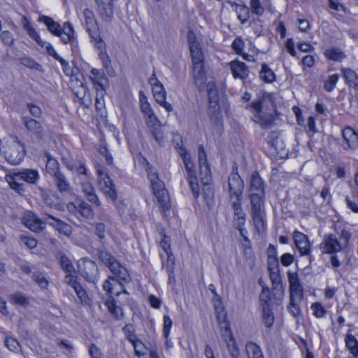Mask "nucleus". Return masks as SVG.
I'll return each instance as SVG.
<instances>
[{"instance_id": "obj_24", "label": "nucleus", "mask_w": 358, "mask_h": 358, "mask_svg": "<svg viewBox=\"0 0 358 358\" xmlns=\"http://www.w3.org/2000/svg\"><path fill=\"white\" fill-rule=\"evenodd\" d=\"M46 222L59 234H64L66 236H69L71 235L72 231L71 227L62 220L49 215Z\"/></svg>"}, {"instance_id": "obj_49", "label": "nucleus", "mask_w": 358, "mask_h": 358, "mask_svg": "<svg viewBox=\"0 0 358 358\" xmlns=\"http://www.w3.org/2000/svg\"><path fill=\"white\" fill-rule=\"evenodd\" d=\"M273 264L271 262H268V269L272 271L271 272V279L273 282H278L280 281V277L278 274V262L276 258H274L273 260Z\"/></svg>"}, {"instance_id": "obj_59", "label": "nucleus", "mask_w": 358, "mask_h": 358, "mask_svg": "<svg viewBox=\"0 0 358 358\" xmlns=\"http://www.w3.org/2000/svg\"><path fill=\"white\" fill-rule=\"evenodd\" d=\"M260 301L262 306H270V302H271V297H270V292L268 289H263L260 296H259Z\"/></svg>"}, {"instance_id": "obj_34", "label": "nucleus", "mask_w": 358, "mask_h": 358, "mask_svg": "<svg viewBox=\"0 0 358 358\" xmlns=\"http://www.w3.org/2000/svg\"><path fill=\"white\" fill-rule=\"evenodd\" d=\"M104 303L115 320H120L123 317L122 308L116 304L114 299H108Z\"/></svg>"}, {"instance_id": "obj_5", "label": "nucleus", "mask_w": 358, "mask_h": 358, "mask_svg": "<svg viewBox=\"0 0 358 358\" xmlns=\"http://www.w3.org/2000/svg\"><path fill=\"white\" fill-rule=\"evenodd\" d=\"M350 236V234L345 230L341 231L338 238L332 234L325 235L320 245V249L327 254L339 252L348 247Z\"/></svg>"}, {"instance_id": "obj_64", "label": "nucleus", "mask_w": 358, "mask_h": 358, "mask_svg": "<svg viewBox=\"0 0 358 358\" xmlns=\"http://www.w3.org/2000/svg\"><path fill=\"white\" fill-rule=\"evenodd\" d=\"M231 46L236 54L241 55L244 48V42L241 38H236L234 40Z\"/></svg>"}, {"instance_id": "obj_10", "label": "nucleus", "mask_w": 358, "mask_h": 358, "mask_svg": "<svg viewBox=\"0 0 358 358\" xmlns=\"http://www.w3.org/2000/svg\"><path fill=\"white\" fill-rule=\"evenodd\" d=\"M149 84L152 87L153 96L162 107L164 108L166 111L171 112L173 106L168 103L166 100V92L162 83L157 78L156 73H152L149 78Z\"/></svg>"}, {"instance_id": "obj_40", "label": "nucleus", "mask_w": 358, "mask_h": 358, "mask_svg": "<svg viewBox=\"0 0 358 358\" xmlns=\"http://www.w3.org/2000/svg\"><path fill=\"white\" fill-rule=\"evenodd\" d=\"M259 76L262 80L268 83H273L275 80L273 71L266 64L262 65Z\"/></svg>"}, {"instance_id": "obj_39", "label": "nucleus", "mask_w": 358, "mask_h": 358, "mask_svg": "<svg viewBox=\"0 0 358 358\" xmlns=\"http://www.w3.org/2000/svg\"><path fill=\"white\" fill-rule=\"evenodd\" d=\"M83 191L87 196L88 200L92 202L96 203L97 206L100 205V201L94 192V189L92 185L90 183L85 182L82 185Z\"/></svg>"}, {"instance_id": "obj_52", "label": "nucleus", "mask_w": 358, "mask_h": 358, "mask_svg": "<svg viewBox=\"0 0 358 358\" xmlns=\"http://www.w3.org/2000/svg\"><path fill=\"white\" fill-rule=\"evenodd\" d=\"M310 308L313 312V315L317 318L323 317L326 314V310L320 303H313Z\"/></svg>"}, {"instance_id": "obj_47", "label": "nucleus", "mask_w": 358, "mask_h": 358, "mask_svg": "<svg viewBox=\"0 0 358 358\" xmlns=\"http://www.w3.org/2000/svg\"><path fill=\"white\" fill-rule=\"evenodd\" d=\"M301 299V296H289V304L288 310L290 313L295 317L300 315V308L297 303V301Z\"/></svg>"}, {"instance_id": "obj_33", "label": "nucleus", "mask_w": 358, "mask_h": 358, "mask_svg": "<svg viewBox=\"0 0 358 358\" xmlns=\"http://www.w3.org/2000/svg\"><path fill=\"white\" fill-rule=\"evenodd\" d=\"M86 28L88 33H92L99 30L96 20L94 16V13L89 9H85L83 11Z\"/></svg>"}, {"instance_id": "obj_36", "label": "nucleus", "mask_w": 358, "mask_h": 358, "mask_svg": "<svg viewBox=\"0 0 358 358\" xmlns=\"http://www.w3.org/2000/svg\"><path fill=\"white\" fill-rule=\"evenodd\" d=\"M98 10L99 14L106 20L109 19L113 13V8L111 1H99Z\"/></svg>"}, {"instance_id": "obj_1", "label": "nucleus", "mask_w": 358, "mask_h": 358, "mask_svg": "<svg viewBox=\"0 0 358 358\" xmlns=\"http://www.w3.org/2000/svg\"><path fill=\"white\" fill-rule=\"evenodd\" d=\"M115 277L109 276L104 282L103 288L108 294L119 296L124 294L129 296V292L124 288V283H129L130 276L127 269L115 259L108 266Z\"/></svg>"}, {"instance_id": "obj_27", "label": "nucleus", "mask_w": 358, "mask_h": 358, "mask_svg": "<svg viewBox=\"0 0 358 358\" xmlns=\"http://www.w3.org/2000/svg\"><path fill=\"white\" fill-rule=\"evenodd\" d=\"M343 137L350 149L358 147V134L350 127H346L342 132Z\"/></svg>"}, {"instance_id": "obj_23", "label": "nucleus", "mask_w": 358, "mask_h": 358, "mask_svg": "<svg viewBox=\"0 0 358 358\" xmlns=\"http://www.w3.org/2000/svg\"><path fill=\"white\" fill-rule=\"evenodd\" d=\"M65 282L70 285L76 292L78 297L82 302L87 303L88 296L86 292L83 289L81 285L78 282L77 279L73 275H66Z\"/></svg>"}, {"instance_id": "obj_18", "label": "nucleus", "mask_w": 358, "mask_h": 358, "mask_svg": "<svg viewBox=\"0 0 358 358\" xmlns=\"http://www.w3.org/2000/svg\"><path fill=\"white\" fill-rule=\"evenodd\" d=\"M223 336L227 345L228 352L231 357L238 358L240 356V350L229 326L226 327Z\"/></svg>"}, {"instance_id": "obj_61", "label": "nucleus", "mask_w": 358, "mask_h": 358, "mask_svg": "<svg viewBox=\"0 0 358 358\" xmlns=\"http://www.w3.org/2000/svg\"><path fill=\"white\" fill-rule=\"evenodd\" d=\"M91 358H103V355L99 348L95 344H92L89 349Z\"/></svg>"}, {"instance_id": "obj_62", "label": "nucleus", "mask_w": 358, "mask_h": 358, "mask_svg": "<svg viewBox=\"0 0 358 358\" xmlns=\"http://www.w3.org/2000/svg\"><path fill=\"white\" fill-rule=\"evenodd\" d=\"M21 241L29 249H34L37 246L38 241L29 236H22L20 238Z\"/></svg>"}, {"instance_id": "obj_50", "label": "nucleus", "mask_w": 358, "mask_h": 358, "mask_svg": "<svg viewBox=\"0 0 358 358\" xmlns=\"http://www.w3.org/2000/svg\"><path fill=\"white\" fill-rule=\"evenodd\" d=\"M99 152L107 165H111L113 164V157L108 153V148L104 143L100 145L99 148Z\"/></svg>"}, {"instance_id": "obj_57", "label": "nucleus", "mask_w": 358, "mask_h": 358, "mask_svg": "<svg viewBox=\"0 0 358 358\" xmlns=\"http://www.w3.org/2000/svg\"><path fill=\"white\" fill-rule=\"evenodd\" d=\"M6 347L12 352H17L20 349V344L17 341L13 338L8 337L5 340Z\"/></svg>"}, {"instance_id": "obj_28", "label": "nucleus", "mask_w": 358, "mask_h": 358, "mask_svg": "<svg viewBox=\"0 0 358 358\" xmlns=\"http://www.w3.org/2000/svg\"><path fill=\"white\" fill-rule=\"evenodd\" d=\"M234 208V221L236 228L244 227L246 221V215L241 208V203L236 202L231 203Z\"/></svg>"}, {"instance_id": "obj_31", "label": "nucleus", "mask_w": 358, "mask_h": 358, "mask_svg": "<svg viewBox=\"0 0 358 358\" xmlns=\"http://www.w3.org/2000/svg\"><path fill=\"white\" fill-rule=\"evenodd\" d=\"M94 47L101 52V55L106 57V44L100 36L99 31L89 34Z\"/></svg>"}, {"instance_id": "obj_21", "label": "nucleus", "mask_w": 358, "mask_h": 358, "mask_svg": "<svg viewBox=\"0 0 358 358\" xmlns=\"http://www.w3.org/2000/svg\"><path fill=\"white\" fill-rule=\"evenodd\" d=\"M229 66L234 78L243 80L248 76L249 70L245 63L234 60L229 63Z\"/></svg>"}, {"instance_id": "obj_29", "label": "nucleus", "mask_w": 358, "mask_h": 358, "mask_svg": "<svg viewBox=\"0 0 358 358\" xmlns=\"http://www.w3.org/2000/svg\"><path fill=\"white\" fill-rule=\"evenodd\" d=\"M289 283V296H301V288L296 273L288 272Z\"/></svg>"}, {"instance_id": "obj_60", "label": "nucleus", "mask_w": 358, "mask_h": 358, "mask_svg": "<svg viewBox=\"0 0 358 358\" xmlns=\"http://www.w3.org/2000/svg\"><path fill=\"white\" fill-rule=\"evenodd\" d=\"M209 105L210 108L213 110L214 113H220V106L218 103V97L217 95H210L209 96Z\"/></svg>"}, {"instance_id": "obj_43", "label": "nucleus", "mask_w": 358, "mask_h": 358, "mask_svg": "<svg viewBox=\"0 0 358 358\" xmlns=\"http://www.w3.org/2000/svg\"><path fill=\"white\" fill-rule=\"evenodd\" d=\"M180 154L182 157L183 162L185 164L188 177L191 176V175H196L194 165L190 155L183 150H182Z\"/></svg>"}, {"instance_id": "obj_20", "label": "nucleus", "mask_w": 358, "mask_h": 358, "mask_svg": "<svg viewBox=\"0 0 358 358\" xmlns=\"http://www.w3.org/2000/svg\"><path fill=\"white\" fill-rule=\"evenodd\" d=\"M193 64V77L196 85L199 89L204 87V83L206 82V75L204 69L203 62H194Z\"/></svg>"}, {"instance_id": "obj_48", "label": "nucleus", "mask_w": 358, "mask_h": 358, "mask_svg": "<svg viewBox=\"0 0 358 358\" xmlns=\"http://www.w3.org/2000/svg\"><path fill=\"white\" fill-rule=\"evenodd\" d=\"M78 215H80L84 218L90 219L93 217V212L88 203L82 201L79 203Z\"/></svg>"}, {"instance_id": "obj_55", "label": "nucleus", "mask_w": 358, "mask_h": 358, "mask_svg": "<svg viewBox=\"0 0 358 358\" xmlns=\"http://www.w3.org/2000/svg\"><path fill=\"white\" fill-rule=\"evenodd\" d=\"M189 186L192 191L196 197L199 195V187L198 184V180L196 175H191L188 177Z\"/></svg>"}, {"instance_id": "obj_46", "label": "nucleus", "mask_w": 358, "mask_h": 358, "mask_svg": "<svg viewBox=\"0 0 358 358\" xmlns=\"http://www.w3.org/2000/svg\"><path fill=\"white\" fill-rule=\"evenodd\" d=\"M9 301L13 304L20 305L22 306H27L29 303V300L24 295L21 293H15L9 296Z\"/></svg>"}, {"instance_id": "obj_26", "label": "nucleus", "mask_w": 358, "mask_h": 358, "mask_svg": "<svg viewBox=\"0 0 358 358\" xmlns=\"http://www.w3.org/2000/svg\"><path fill=\"white\" fill-rule=\"evenodd\" d=\"M251 224L253 225L256 232L262 234L266 229V213L250 214Z\"/></svg>"}, {"instance_id": "obj_8", "label": "nucleus", "mask_w": 358, "mask_h": 358, "mask_svg": "<svg viewBox=\"0 0 358 358\" xmlns=\"http://www.w3.org/2000/svg\"><path fill=\"white\" fill-rule=\"evenodd\" d=\"M102 159L94 163L98 176V187L99 190L113 201H116L117 196L115 184L108 174L106 167L101 163Z\"/></svg>"}, {"instance_id": "obj_35", "label": "nucleus", "mask_w": 358, "mask_h": 358, "mask_svg": "<svg viewBox=\"0 0 358 358\" xmlns=\"http://www.w3.org/2000/svg\"><path fill=\"white\" fill-rule=\"evenodd\" d=\"M44 157L46 158V171L54 176L57 173H60L57 161L48 152H44Z\"/></svg>"}, {"instance_id": "obj_15", "label": "nucleus", "mask_w": 358, "mask_h": 358, "mask_svg": "<svg viewBox=\"0 0 358 358\" xmlns=\"http://www.w3.org/2000/svg\"><path fill=\"white\" fill-rule=\"evenodd\" d=\"M293 239L295 246L301 255H308L310 253L311 244L306 235L300 231H295L293 233Z\"/></svg>"}, {"instance_id": "obj_37", "label": "nucleus", "mask_w": 358, "mask_h": 358, "mask_svg": "<svg viewBox=\"0 0 358 358\" xmlns=\"http://www.w3.org/2000/svg\"><path fill=\"white\" fill-rule=\"evenodd\" d=\"M55 182L61 192H68L71 190V186L66 177L62 173L56 174Z\"/></svg>"}, {"instance_id": "obj_54", "label": "nucleus", "mask_w": 358, "mask_h": 358, "mask_svg": "<svg viewBox=\"0 0 358 358\" xmlns=\"http://www.w3.org/2000/svg\"><path fill=\"white\" fill-rule=\"evenodd\" d=\"M338 80V76L337 74L331 75L329 77L327 80L324 83V89L327 92H331L336 87V85Z\"/></svg>"}, {"instance_id": "obj_6", "label": "nucleus", "mask_w": 358, "mask_h": 358, "mask_svg": "<svg viewBox=\"0 0 358 358\" xmlns=\"http://www.w3.org/2000/svg\"><path fill=\"white\" fill-rule=\"evenodd\" d=\"M38 21L44 23L52 34L60 37L64 43H71L76 40L75 31L71 23L65 22L61 27L51 17L45 15L39 17Z\"/></svg>"}, {"instance_id": "obj_17", "label": "nucleus", "mask_w": 358, "mask_h": 358, "mask_svg": "<svg viewBox=\"0 0 358 358\" xmlns=\"http://www.w3.org/2000/svg\"><path fill=\"white\" fill-rule=\"evenodd\" d=\"M199 162L200 166L201 181L203 185H207L211 181L210 170L207 162V159L203 150L201 149L199 152Z\"/></svg>"}, {"instance_id": "obj_58", "label": "nucleus", "mask_w": 358, "mask_h": 358, "mask_svg": "<svg viewBox=\"0 0 358 358\" xmlns=\"http://www.w3.org/2000/svg\"><path fill=\"white\" fill-rule=\"evenodd\" d=\"M172 320L170 318L169 316L168 315H164V331H163V334H164V336L165 338H169V336L170 334V332H171V327H172Z\"/></svg>"}, {"instance_id": "obj_25", "label": "nucleus", "mask_w": 358, "mask_h": 358, "mask_svg": "<svg viewBox=\"0 0 358 358\" xmlns=\"http://www.w3.org/2000/svg\"><path fill=\"white\" fill-rule=\"evenodd\" d=\"M24 124L26 129L33 135L41 138L43 134V129L40 122L34 119L24 117Z\"/></svg>"}, {"instance_id": "obj_2", "label": "nucleus", "mask_w": 358, "mask_h": 358, "mask_svg": "<svg viewBox=\"0 0 358 358\" xmlns=\"http://www.w3.org/2000/svg\"><path fill=\"white\" fill-rule=\"evenodd\" d=\"M139 103L141 111L143 115L146 126L155 140L159 143H162L164 141V136L160 131L162 122L149 103L147 96L142 91L140 92L139 94Z\"/></svg>"}, {"instance_id": "obj_42", "label": "nucleus", "mask_w": 358, "mask_h": 358, "mask_svg": "<svg viewBox=\"0 0 358 358\" xmlns=\"http://www.w3.org/2000/svg\"><path fill=\"white\" fill-rule=\"evenodd\" d=\"M274 314L271 311L270 306H263L262 308V321L264 325L270 328L274 322Z\"/></svg>"}, {"instance_id": "obj_7", "label": "nucleus", "mask_w": 358, "mask_h": 358, "mask_svg": "<svg viewBox=\"0 0 358 358\" xmlns=\"http://www.w3.org/2000/svg\"><path fill=\"white\" fill-rule=\"evenodd\" d=\"M38 171L35 169H23L19 172H15L6 175V180L10 187L17 193L24 192V186L20 181H25L29 184H35L39 180Z\"/></svg>"}, {"instance_id": "obj_41", "label": "nucleus", "mask_w": 358, "mask_h": 358, "mask_svg": "<svg viewBox=\"0 0 358 358\" xmlns=\"http://www.w3.org/2000/svg\"><path fill=\"white\" fill-rule=\"evenodd\" d=\"M324 55L329 59L334 62H340L345 57L344 52L338 48H329L326 50Z\"/></svg>"}, {"instance_id": "obj_63", "label": "nucleus", "mask_w": 358, "mask_h": 358, "mask_svg": "<svg viewBox=\"0 0 358 358\" xmlns=\"http://www.w3.org/2000/svg\"><path fill=\"white\" fill-rule=\"evenodd\" d=\"M34 279L41 288H46L48 285V281L42 273H35Z\"/></svg>"}, {"instance_id": "obj_16", "label": "nucleus", "mask_w": 358, "mask_h": 358, "mask_svg": "<svg viewBox=\"0 0 358 358\" xmlns=\"http://www.w3.org/2000/svg\"><path fill=\"white\" fill-rule=\"evenodd\" d=\"M23 224L33 231H39L44 227L43 222L31 211H27L22 217Z\"/></svg>"}, {"instance_id": "obj_56", "label": "nucleus", "mask_w": 358, "mask_h": 358, "mask_svg": "<svg viewBox=\"0 0 358 358\" xmlns=\"http://www.w3.org/2000/svg\"><path fill=\"white\" fill-rule=\"evenodd\" d=\"M345 202H346L347 207L349 209H350L352 212H354L355 213H358L357 198H355V196H352V197L346 196Z\"/></svg>"}, {"instance_id": "obj_3", "label": "nucleus", "mask_w": 358, "mask_h": 358, "mask_svg": "<svg viewBox=\"0 0 358 358\" xmlns=\"http://www.w3.org/2000/svg\"><path fill=\"white\" fill-rule=\"evenodd\" d=\"M146 171L157 202L162 208L163 213L165 214L166 211L169 210L170 208L168 192L164 187V182L159 180L155 169L148 164H147Z\"/></svg>"}, {"instance_id": "obj_13", "label": "nucleus", "mask_w": 358, "mask_h": 358, "mask_svg": "<svg viewBox=\"0 0 358 358\" xmlns=\"http://www.w3.org/2000/svg\"><path fill=\"white\" fill-rule=\"evenodd\" d=\"M98 94L103 96L108 86V78L102 70L92 69L88 75Z\"/></svg>"}, {"instance_id": "obj_9", "label": "nucleus", "mask_w": 358, "mask_h": 358, "mask_svg": "<svg viewBox=\"0 0 358 358\" xmlns=\"http://www.w3.org/2000/svg\"><path fill=\"white\" fill-rule=\"evenodd\" d=\"M250 108L253 113V121L259 124L262 127L266 128L273 122V117L271 112L266 108L264 101H257L251 103Z\"/></svg>"}, {"instance_id": "obj_22", "label": "nucleus", "mask_w": 358, "mask_h": 358, "mask_svg": "<svg viewBox=\"0 0 358 358\" xmlns=\"http://www.w3.org/2000/svg\"><path fill=\"white\" fill-rule=\"evenodd\" d=\"M264 195L250 194V214L266 213L264 209Z\"/></svg>"}, {"instance_id": "obj_45", "label": "nucleus", "mask_w": 358, "mask_h": 358, "mask_svg": "<svg viewBox=\"0 0 358 358\" xmlns=\"http://www.w3.org/2000/svg\"><path fill=\"white\" fill-rule=\"evenodd\" d=\"M342 72L345 80L350 85L355 87L358 85V77L354 71L348 69H343Z\"/></svg>"}, {"instance_id": "obj_32", "label": "nucleus", "mask_w": 358, "mask_h": 358, "mask_svg": "<svg viewBox=\"0 0 358 358\" xmlns=\"http://www.w3.org/2000/svg\"><path fill=\"white\" fill-rule=\"evenodd\" d=\"M250 190L252 192L251 194H261V195H264L262 180L256 172L252 173L251 176Z\"/></svg>"}, {"instance_id": "obj_51", "label": "nucleus", "mask_w": 358, "mask_h": 358, "mask_svg": "<svg viewBox=\"0 0 358 358\" xmlns=\"http://www.w3.org/2000/svg\"><path fill=\"white\" fill-rule=\"evenodd\" d=\"M214 307L217 313V317L219 320H224L227 317V314L224 311V306L220 299L215 301Z\"/></svg>"}, {"instance_id": "obj_53", "label": "nucleus", "mask_w": 358, "mask_h": 358, "mask_svg": "<svg viewBox=\"0 0 358 358\" xmlns=\"http://www.w3.org/2000/svg\"><path fill=\"white\" fill-rule=\"evenodd\" d=\"M270 143L271 146L273 147L278 152L282 151L285 148L283 141L278 136L272 135L270 140Z\"/></svg>"}, {"instance_id": "obj_12", "label": "nucleus", "mask_w": 358, "mask_h": 358, "mask_svg": "<svg viewBox=\"0 0 358 358\" xmlns=\"http://www.w3.org/2000/svg\"><path fill=\"white\" fill-rule=\"evenodd\" d=\"M78 271L88 281L95 283L98 280L99 270L96 263L88 259L78 262Z\"/></svg>"}, {"instance_id": "obj_14", "label": "nucleus", "mask_w": 358, "mask_h": 358, "mask_svg": "<svg viewBox=\"0 0 358 358\" xmlns=\"http://www.w3.org/2000/svg\"><path fill=\"white\" fill-rule=\"evenodd\" d=\"M187 41L192 62H203L204 56L201 45L195 33L189 30L187 33Z\"/></svg>"}, {"instance_id": "obj_38", "label": "nucleus", "mask_w": 358, "mask_h": 358, "mask_svg": "<svg viewBox=\"0 0 358 358\" xmlns=\"http://www.w3.org/2000/svg\"><path fill=\"white\" fill-rule=\"evenodd\" d=\"M248 358H264L259 346L254 343H248L245 346Z\"/></svg>"}, {"instance_id": "obj_30", "label": "nucleus", "mask_w": 358, "mask_h": 358, "mask_svg": "<svg viewBox=\"0 0 358 358\" xmlns=\"http://www.w3.org/2000/svg\"><path fill=\"white\" fill-rule=\"evenodd\" d=\"M345 343L350 353L355 358L358 357V341L350 331L345 336Z\"/></svg>"}, {"instance_id": "obj_44", "label": "nucleus", "mask_w": 358, "mask_h": 358, "mask_svg": "<svg viewBox=\"0 0 358 358\" xmlns=\"http://www.w3.org/2000/svg\"><path fill=\"white\" fill-rule=\"evenodd\" d=\"M59 263L63 270L67 273L66 275H73V273H75V268L71 261L66 255L60 256Z\"/></svg>"}, {"instance_id": "obj_11", "label": "nucleus", "mask_w": 358, "mask_h": 358, "mask_svg": "<svg viewBox=\"0 0 358 358\" xmlns=\"http://www.w3.org/2000/svg\"><path fill=\"white\" fill-rule=\"evenodd\" d=\"M244 183L237 173H231L228 179V191L231 203L241 202Z\"/></svg>"}, {"instance_id": "obj_4", "label": "nucleus", "mask_w": 358, "mask_h": 358, "mask_svg": "<svg viewBox=\"0 0 358 358\" xmlns=\"http://www.w3.org/2000/svg\"><path fill=\"white\" fill-rule=\"evenodd\" d=\"M0 152L6 160L13 165L20 164L25 156L24 146L16 137H10L4 141Z\"/></svg>"}, {"instance_id": "obj_19", "label": "nucleus", "mask_w": 358, "mask_h": 358, "mask_svg": "<svg viewBox=\"0 0 358 358\" xmlns=\"http://www.w3.org/2000/svg\"><path fill=\"white\" fill-rule=\"evenodd\" d=\"M21 25L23 27V29L26 31L27 34L29 36V37L34 40L38 45H39L41 47H43L45 45V42L41 38L38 32L34 27L31 20L27 16L23 15L22 17Z\"/></svg>"}]
</instances>
